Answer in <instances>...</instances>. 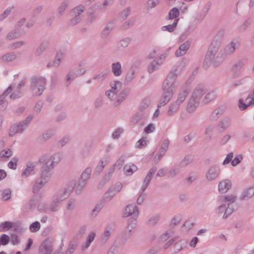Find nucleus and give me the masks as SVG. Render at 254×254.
<instances>
[{"label": "nucleus", "mask_w": 254, "mask_h": 254, "mask_svg": "<svg viewBox=\"0 0 254 254\" xmlns=\"http://www.w3.org/2000/svg\"><path fill=\"white\" fill-rule=\"evenodd\" d=\"M179 73L178 68H173L168 74L162 84L163 94L158 104V107L166 105L171 99L176 86V79Z\"/></svg>", "instance_id": "f257e3e1"}, {"label": "nucleus", "mask_w": 254, "mask_h": 254, "mask_svg": "<svg viewBox=\"0 0 254 254\" xmlns=\"http://www.w3.org/2000/svg\"><path fill=\"white\" fill-rule=\"evenodd\" d=\"M110 85L111 88L106 92L105 95L113 102L114 106L117 107L126 98L129 91L128 89H125L119 93L122 88V83L118 80L111 82Z\"/></svg>", "instance_id": "f03ea898"}, {"label": "nucleus", "mask_w": 254, "mask_h": 254, "mask_svg": "<svg viewBox=\"0 0 254 254\" xmlns=\"http://www.w3.org/2000/svg\"><path fill=\"white\" fill-rule=\"evenodd\" d=\"M30 88L33 96H40L45 89L46 79L42 76H32L30 78Z\"/></svg>", "instance_id": "7ed1b4c3"}, {"label": "nucleus", "mask_w": 254, "mask_h": 254, "mask_svg": "<svg viewBox=\"0 0 254 254\" xmlns=\"http://www.w3.org/2000/svg\"><path fill=\"white\" fill-rule=\"evenodd\" d=\"M76 185V181L72 180L66 187L57 191L52 197L53 202L60 203L67 198L73 191Z\"/></svg>", "instance_id": "20e7f679"}, {"label": "nucleus", "mask_w": 254, "mask_h": 254, "mask_svg": "<svg viewBox=\"0 0 254 254\" xmlns=\"http://www.w3.org/2000/svg\"><path fill=\"white\" fill-rule=\"evenodd\" d=\"M60 160V154H55L50 157L42 167L41 175L50 179L52 176L51 172Z\"/></svg>", "instance_id": "39448f33"}, {"label": "nucleus", "mask_w": 254, "mask_h": 254, "mask_svg": "<svg viewBox=\"0 0 254 254\" xmlns=\"http://www.w3.org/2000/svg\"><path fill=\"white\" fill-rule=\"evenodd\" d=\"M33 118V115H30L18 124L11 126L9 130V136H13L16 133H22L28 127Z\"/></svg>", "instance_id": "423d86ee"}, {"label": "nucleus", "mask_w": 254, "mask_h": 254, "mask_svg": "<svg viewBox=\"0 0 254 254\" xmlns=\"http://www.w3.org/2000/svg\"><path fill=\"white\" fill-rule=\"evenodd\" d=\"M84 9L83 5H79L71 9L70 14L72 18L69 21V24L70 26H74L80 22L82 19V13L84 11Z\"/></svg>", "instance_id": "0eeeda50"}, {"label": "nucleus", "mask_w": 254, "mask_h": 254, "mask_svg": "<svg viewBox=\"0 0 254 254\" xmlns=\"http://www.w3.org/2000/svg\"><path fill=\"white\" fill-rule=\"evenodd\" d=\"M91 174V168H86L81 175L78 185L75 187V191L77 194L81 193L82 189L86 185V182L90 178Z\"/></svg>", "instance_id": "6e6552de"}, {"label": "nucleus", "mask_w": 254, "mask_h": 254, "mask_svg": "<svg viewBox=\"0 0 254 254\" xmlns=\"http://www.w3.org/2000/svg\"><path fill=\"white\" fill-rule=\"evenodd\" d=\"M139 214V208L136 205L129 204L127 205L124 211V217H127L131 216L130 219H135L137 218Z\"/></svg>", "instance_id": "1a4fd4ad"}, {"label": "nucleus", "mask_w": 254, "mask_h": 254, "mask_svg": "<svg viewBox=\"0 0 254 254\" xmlns=\"http://www.w3.org/2000/svg\"><path fill=\"white\" fill-rule=\"evenodd\" d=\"M50 179L40 175V177L35 180L32 187V191L34 194H38L40 190L45 185Z\"/></svg>", "instance_id": "9d476101"}, {"label": "nucleus", "mask_w": 254, "mask_h": 254, "mask_svg": "<svg viewBox=\"0 0 254 254\" xmlns=\"http://www.w3.org/2000/svg\"><path fill=\"white\" fill-rule=\"evenodd\" d=\"M220 169L219 166L215 165L211 166L206 173V178L208 181L216 179L220 174Z\"/></svg>", "instance_id": "9b49d317"}, {"label": "nucleus", "mask_w": 254, "mask_h": 254, "mask_svg": "<svg viewBox=\"0 0 254 254\" xmlns=\"http://www.w3.org/2000/svg\"><path fill=\"white\" fill-rule=\"evenodd\" d=\"M53 246L49 239H46L39 247V254H51Z\"/></svg>", "instance_id": "f8f14e48"}, {"label": "nucleus", "mask_w": 254, "mask_h": 254, "mask_svg": "<svg viewBox=\"0 0 254 254\" xmlns=\"http://www.w3.org/2000/svg\"><path fill=\"white\" fill-rule=\"evenodd\" d=\"M207 91V90L204 85L198 84L194 89L191 97L199 101L200 99Z\"/></svg>", "instance_id": "ddd939ff"}, {"label": "nucleus", "mask_w": 254, "mask_h": 254, "mask_svg": "<svg viewBox=\"0 0 254 254\" xmlns=\"http://www.w3.org/2000/svg\"><path fill=\"white\" fill-rule=\"evenodd\" d=\"M157 168L156 167L154 166L152 167L149 171H148L147 174L145 176L143 183L142 184V186L141 188V190L142 191H144L146 188H147L148 185L149 184V183L150 181L151 180L153 176L157 171Z\"/></svg>", "instance_id": "4468645a"}, {"label": "nucleus", "mask_w": 254, "mask_h": 254, "mask_svg": "<svg viewBox=\"0 0 254 254\" xmlns=\"http://www.w3.org/2000/svg\"><path fill=\"white\" fill-rule=\"evenodd\" d=\"M13 89V86L10 85L0 95V109L5 110L7 106V102L5 99L6 96L10 94Z\"/></svg>", "instance_id": "2eb2a0df"}, {"label": "nucleus", "mask_w": 254, "mask_h": 254, "mask_svg": "<svg viewBox=\"0 0 254 254\" xmlns=\"http://www.w3.org/2000/svg\"><path fill=\"white\" fill-rule=\"evenodd\" d=\"M199 104V101L196 100L191 97L189 99L187 107L186 110L189 113H194Z\"/></svg>", "instance_id": "dca6fc26"}, {"label": "nucleus", "mask_w": 254, "mask_h": 254, "mask_svg": "<svg viewBox=\"0 0 254 254\" xmlns=\"http://www.w3.org/2000/svg\"><path fill=\"white\" fill-rule=\"evenodd\" d=\"M231 120L228 117L222 119L218 124L216 129L219 132H223L230 125Z\"/></svg>", "instance_id": "f3484780"}, {"label": "nucleus", "mask_w": 254, "mask_h": 254, "mask_svg": "<svg viewBox=\"0 0 254 254\" xmlns=\"http://www.w3.org/2000/svg\"><path fill=\"white\" fill-rule=\"evenodd\" d=\"M190 45V42L187 41L181 45L179 48L175 52V56L180 57L184 56L187 53Z\"/></svg>", "instance_id": "a211bd4d"}, {"label": "nucleus", "mask_w": 254, "mask_h": 254, "mask_svg": "<svg viewBox=\"0 0 254 254\" xmlns=\"http://www.w3.org/2000/svg\"><path fill=\"white\" fill-rule=\"evenodd\" d=\"M35 164L32 162H28L26 164V167L21 174L23 178H27L28 176L35 174L34 169Z\"/></svg>", "instance_id": "6ab92c4d"}, {"label": "nucleus", "mask_w": 254, "mask_h": 254, "mask_svg": "<svg viewBox=\"0 0 254 254\" xmlns=\"http://www.w3.org/2000/svg\"><path fill=\"white\" fill-rule=\"evenodd\" d=\"M231 187V182L229 180H223L219 182L218 190L221 193H225Z\"/></svg>", "instance_id": "aec40b11"}, {"label": "nucleus", "mask_w": 254, "mask_h": 254, "mask_svg": "<svg viewBox=\"0 0 254 254\" xmlns=\"http://www.w3.org/2000/svg\"><path fill=\"white\" fill-rule=\"evenodd\" d=\"M55 131L54 129H49L44 132L39 137V140L41 142H45L51 138L55 134Z\"/></svg>", "instance_id": "412c9836"}, {"label": "nucleus", "mask_w": 254, "mask_h": 254, "mask_svg": "<svg viewBox=\"0 0 254 254\" xmlns=\"http://www.w3.org/2000/svg\"><path fill=\"white\" fill-rule=\"evenodd\" d=\"M148 116L144 112L138 111L131 118L130 123L133 125L136 124L140 120L145 119Z\"/></svg>", "instance_id": "4be33fe9"}, {"label": "nucleus", "mask_w": 254, "mask_h": 254, "mask_svg": "<svg viewBox=\"0 0 254 254\" xmlns=\"http://www.w3.org/2000/svg\"><path fill=\"white\" fill-rule=\"evenodd\" d=\"M150 103V100L148 98H144L140 103L138 108V111L141 112H144L145 114L148 115V112L147 109Z\"/></svg>", "instance_id": "5701e85b"}, {"label": "nucleus", "mask_w": 254, "mask_h": 254, "mask_svg": "<svg viewBox=\"0 0 254 254\" xmlns=\"http://www.w3.org/2000/svg\"><path fill=\"white\" fill-rule=\"evenodd\" d=\"M238 42L237 40H234L230 42L225 47V52L227 55H231L235 51Z\"/></svg>", "instance_id": "b1692460"}, {"label": "nucleus", "mask_w": 254, "mask_h": 254, "mask_svg": "<svg viewBox=\"0 0 254 254\" xmlns=\"http://www.w3.org/2000/svg\"><path fill=\"white\" fill-rule=\"evenodd\" d=\"M180 105L179 104L174 102L172 103L169 106L167 111V115L169 117H172L175 115L180 109Z\"/></svg>", "instance_id": "393cba45"}, {"label": "nucleus", "mask_w": 254, "mask_h": 254, "mask_svg": "<svg viewBox=\"0 0 254 254\" xmlns=\"http://www.w3.org/2000/svg\"><path fill=\"white\" fill-rule=\"evenodd\" d=\"M161 66V63H160L159 62H157L156 60L154 59L148 64L147 67V71L149 73H152L155 71L158 70Z\"/></svg>", "instance_id": "a878e982"}, {"label": "nucleus", "mask_w": 254, "mask_h": 254, "mask_svg": "<svg viewBox=\"0 0 254 254\" xmlns=\"http://www.w3.org/2000/svg\"><path fill=\"white\" fill-rule=\"evenodd\" d=\"M111 67L112 71L115 76H119L122 73L121 64L119 62L113 63Z\"/></svg>", "instance_id": "bb28decb"}, {"label": "nucleus", "mask_w": 254, "mask_h": 254, "mask_svg": "<svg viewBox=\"0 0 254 254\" xmlns=\"http://www.w3.org/2000/svg\"><path fill=\"white\" fill-rule=\"evenodd\" d=\"M48 46L49 42L47 41H44L42 42L36 50L35 53V55L37 56L41 55L46 50Z\"/></svg>", "instance_id": "cd10ccee"}, {"label": "nucleus", "mask_w": 254, "mask_h": 254, "mask_svg": "<svg viewBox=\"0 0 254 254\" xmlns=\"http://www.w3.org/2000/svg\"><path fill=\"white\" fill-rule=\"evenodd\" d=\"M237 196L234 195H221L218 197V200L220 202L224 203L228 202L230 205L235 201Z\"/></svg>", "instance_id": "c85d7f7f"}, {"label": "nucleus", "mask_w": 254, "mask_h": 254, "mask_svg": "<svg viewBox=\"0 0 254 254\" xmlns=\"http://www.w3.org/2000/svg\"><path fill=\"white\" fill-rule=\"evenodd\" d=\"M224 110L223 107H219L215 109L210 116V119L212 121H215L218 119L224 113Z\"/></svg>", "instance_id": "c756f323"}, {"label": "nucleus", "mask_w": 254, "mask_h": 254, "mask_svg": "<svg viewBox=\"0 0 254 254\" xmlns=\"http://www.w3.org/2000/svg\"><path fill=\"white\" fill-rule=\"evenodd\" d=\"M116 194L114 191L109 188L104 194L102 197V201L106 202L109 201L112 199V198L115 196Z\"/></svg>", "instance_id": "7c9ffc66"}, {"label": "nucleus", "mask_w": 254, "mask_h": 254, "mask_svg": "<svg viewBox=\"0 0 254 254\" xmlns=\"http://www.w3.org/2000/svg\"><path fill=\"white\" fill-rule=\"evenodd\" d=\"M76 77V75L74 73V70L73 69H70L68 72L65 76V85L66 87H68L71 81Z\"/></svg>", "instance_id": "2f4dec72"}, {"label": "nucleus", "mask_w": 254, "mask_h": 254, "mask_svg": "<svg viewBox=\"0 0 254 254\" xmlns=\"http://www.w3.org/2000/svg\"><path fill=\"white\" fill-rule=\"evenodd\" d=\"M189 93V92L188 89H184L182 91L179 93L177 99L175 102L179 104V105H180L186 100Z\"/></svg>", "instance_id": "473e14b6"}, {"label": "nucleus", "mask_w": 254, "mask_h": 254, "mask_svg": "<svg viewBox=\"0 0 254 254\" xmlns=\"http://www.w3.org/2000/svg\"><path fill=\"white\" fill-rule=\"evenodd\" d=\"M20 33L17 29H13L9 31L5 36V39L7 41H11L19 38Z\"/></svg>", "instance_id": "72a5a7b5"}, {"label": "nucleus", "mask_w": 254, "mask_h": 254, "mask_svg": "<svg viewBox=\"0 0 254 254\" xmlns=\"http://www.w3.org/2000/svg\"><path fill=\"white\" fill-rule=\"evenodd\" d=\"M254 195V188H250L246 190L241 196V200H248L252 198Z\"/></svg>", "instance_id": "f704fd0d"}, {"label": "nucleus", "mask_w": 254, "mask_h": 254, "mask_svg": "<svg viewBox=\"0 0 254 254\" xmlns=\"http://www.w3.org/2000/svg\"><path fill=\"white\" fill-rule=\"evenodd\" d=\"M135 72L136 71L133 67L130 68L126 75L124 81L125 84H127L134 79Z\"/></svg>", "instance_id": "c9c22d12"}, {"label": "nucleus", "mask_w": 254, "mask_h": 254, "mask_svg": "<svg viewBox=\"0 0 254 254\" xmlns=\"http://www.w3.org/2000/svg\"><path fill=\"white\" fill-rule=\"evenodd\" d=\"M109 71H103L100 73L95 74L93 77V79L99 82L103 81L107 76Z\"/></svg>", "instance_id": "e433bc0d"}, {"label": "nucleus", "mask_w": 254, "mask_h": 254, "mask_svg": "<svg viewBox=\"0 0 254 254\" xmlns=\"http://www.w3.org/2000/svg\"><path fill=\"white\" fill-rule=\"evenodd\" d=\"M124 171L127 175H131L133 172L137 171V168L133 164L131 165H126L124 167Z\"/></svg>", "instance_id": "4c0bfd02"}, {"label": "nucleus", "mask_w": 254, "mask_h": 254, "mask_svg": "<svg viewBox=\"0 0 254 254\" xmlns=\"http://www.w3.org/2000/svg\"><path fill=\"white\" fill-rule=\"evenodd\" d=\"M114 26L113 25V22H110L105 27L102 32V38H106L111 31L113 29Z\"/></svg>", "instance_id": "58836bf2"}, {"label": "nucleus", "mask_w": 254, "mask_h": 254, "mask_svg": "<svg viewBox=\"0 0 254 254\" xmlns=\"http://www.w3.org/2000/svg\"><path fill=\"white\" fill-rule=\"evenodd\" d=\"M14 9V6L12 5L7 7L4 11L0 14V22L3 21L10 14L12 11Z\"/></svg>", "instance_id": "ea45409f"}, {"label": "nucleus", "mask_w": 254, "mask_h": 254, "mask_svg": "<svg viewBox=\"0 0 254 254\" xmlns=\"http://www.w3.org/2000/svg\"><path fill=\"white\" fill-rule=\"evenodd\" d=\"M179 19H175L172 24H169L168 25L162 26L161 29L162 31H168L169 32H173L176 28Z\"/></svg>", "instance_id": "a19ab883"}, {"label": "nucleus", "mask_w": 254, "mask_h": 254, "mask_svg": "<svg viewBox=\"0 0 254 254\" xmlns=\"http://www.w3.org/2000/svg\"><path fill=\"white\" fill-rule=\"evenodd\" d=\"M214 55L209 53V52L207 51L203 64L204 66L206 68L208 67L211 64L212 61L214 60Z\"/></svg>", "instance_id": "79ce46f5"}, {"label": "nucleus", "mask_w": 254, "mask_h": 254, "mask_svg": "<svg viewBox=\"0 0 254 254\" xmlns=\"http://www.w3.org/2000/svg\"><path fill=\"white\" fill-rule=\"evenodd\" d=\"M16 57L17 56L15 54L13 53H10L1 56L0 60L3 62H9L15 60Z\"/></svg>", "instance_id": "37998d69"}, {"label": "nucleus", "mask_w": 254, "mask_h": 254, "mask_svg": "<svg viewBox=\"0 0 254 254\" xmlns=\"http://www.w3.org/2000/svg\"><path fill=\"white\" fill-rule=\"evenodd\" d=\"M95 235V232H91L89 234L85 244L82 246L83 250L87 249L89 247L91 242L94 240Z\"/></svg>", "instance_id": "c03bdc74"}, {"label": "nucleus", "mask_w": 254, "mask_h": 254, "mask_svg": "<svg viewBox=\"0 0 254 254\" xmlns=\"http://www.w3.org/2000/svg\"><path fill=\"white\" fill-rule=\"evenodd\" d=\"M193 160V157L191 155H187L180 162V166L181 167H186L190 164Z\"/></svg>", "instance_id": "a18cd8bd"}, {"label": "nucleus", "mask_w": 254, "mask_h": 254, "mask_svg": "<svg viewBox=\"0 0 254 254\" xmlns=\"http://www.w3.org/2000/svg\"><path fill=\"white\" fill-rule=\"evenodd\" d=\"M104 202L102 201V200L96 204L95 208L93 209L91 213V216L94 218L96 216L97 213L101 210L104 206Z\"/></svg>", "instance_id": "49530a36"}, {"label": "nucleus", "mask_w": 254, "mask_h": 254, "mask_svg": "<svg viewBox=\"0 0 254 254\" xmlns=\"http://www.w3.org/2000/svg\"><path fill=\"white\" fill-rule=\"evenodd\" d=\"M219 46L220 43L212 42L208 50L209 53H211V54L215 56L218 51Z\"/></svg>", "instance_id": "de8ad7c7"}, {"label": "nucleus", "mask_w": 254, "mask_h": 254, "mask_svg": "<svg viewBox=\"0 0 254 254\" xmlns=\"http://www.w3.org/2000/svg\"><path fill=\"white\" fill-rule=\"evenodd\" d=\"M70 3L69 0H64L58 8V13L62 15Z\"/></svg>", "instance_id": "09e8293b"}, {"label": "nucleus", "mask_w": 254, "mask_h": 254, "mask_svg": "<svg viewBox=\"0 0 254 254\" xmlns=\"http://www.w3.org/2000/svg\"><path fill=\"white\" fill-rule=\"evenodd\" d=\"M216 97V93L214 91L208 92L204 97L203 102L207 104L209 102L212 101Z\"/></svg>", "instance_id": "8fccbe9b"}, {"label": "nucleus", "mask_w": 254, "mask_h": 254, "mask_svg": "<svg viewBox=\"0 0 254 254\" xmlns=\"http://www.w3.org/2000/svg\"><path fill=\"white\" fill-rule=\"evenodd\" d=\"M107 160H101L98 164L97 167H96L95 173L96 175H99L103 170L105 166L107 165Z\"/></svg>", "instance_id": "3c124183"}, {"label": "nucleus", "mask_w": 254, "mask_h": 254, "mask_svg": "<svg viewBox=\"0 0 254 254\" xmlns=\"http://www.w3.org/2000/svg\"><path fill=\"white\" fill-rule=\"evenodd\" d=\"M159 219L160 217L159 215H154L148 219V220L146 222V224L149 226H153L158 223Z\"/></svg>", "instance_id": "603ef678"}, {"label": "nucleus", "mask_w": 254, "mask_h": 254, "mask_svg": "<svg viewBox=\"0 0 254 254\" xmlns=\"http://www.w3.org/2000/svg\"><path fill=\"white\" fill-rule=\"evenodd\" d=\"M245 61H240L233 65L232 67L233 72H236L239 71L245 65Z\"/></svg>", "instance_id": "864d4df0"}, {"label": "nucleus", "mask_w": 254, "mask_h": 254, "mask_svg": "<svg viewBox=\"0 0 254 254\" xmlns=\"http://www.w3.org/2000/svg\"><path fill=\"white\" fill-rule=\"evenodd\" d=\"M179 10L177 8L174 7L171 9L169 13V18L170 19H177L179 16Z\"/></svg>", "instance_id": "5fc2aeb1"}, {"label": "nucleus", "mask_w": 254, "mask_h": 254, "mask_svg": "<svg viewBox=\"0 0 254 254\" xmlns=\"http://www.w3.org/2000/svg\"><path fill=\"white\" fill-rule=\"evenodd\" d=\"M22 93L21 89H17L10 95V98L12 100L20 98L22 97Z\"/></svg>", "instance_id": "6e6d98bb"}, {"label": "nucleus", "mask_w": 254, "mask_h": 254, "mask_svg": "<svg viewBox=\"0 0 254 254\" xmlns=\"http://www.w3.org/2000/svg\"><path fill=\"white\" fill-rule=\"evenodd\" d=\"M35 204V200L34 199H31L23 205V209L25 211L28 212Z\"/></svg>", "instance_id": "4d7b16f0"}, {"label": "nucleus", "mask_w": 254, "mask_h": 254, "mask_svg": "<svg viewBox=\"0 0 254 254\" xmlns=\"http://www.w3.org/2000/svg\"><path fill=\"white\" fill-rule=\"evenodd\" d=\"M234 212V208L231 206L230 203L227 204V207L225 209V211L224 213L223 218L224 219H226L229 216H230Z\"/></svg>", "instance_id": "13d9d810"}, {"label": "nucleus", "mask_w": 254, "mask_h": 254, "mask_svg": "<svg viewBox=\"0 0 254 254\" xmlns=\"http://www.w3.org/2000/svg\"><path fill=\"white\" fill-rule=\"evenodd\" d=\"M77 247L75 242H70L65 254H72Z\"/></svg>", "instance_id": "bf43d9fd"}, {"label": "nucleus", "mask_w": 254, "mask_h": 254, "mask_svg": "<svg viewBox=\"0 0 254 254\" xmlns=\"http://www.w3.org/2000/svg\"><path fill=\"white\" fill-rule=\"evenodd\" d=\"M0 226L1 229L0 231H3V229L9 230L13 226V223L9 221H5L0 223Z\"/></svg>", "instance_id": "052dcab7"}, {"label": "nucleus", "mask_w": 254, "mask_h": 254, "mask_svg": "<svg viewBox=\"0 0 254 254\" xmlns=\"http://www.w3.org/2000/svg\"><path fill=\"white\" fill-rule=\"evenodd\" d=\"M186 243V241L184 240H180L177 242L174 245V249L176 253L180 252L183 249V245Z\"/></svg>", "instance_id": "680f3d73"}, {"label": "nucleus", "mask_w": 254, "mask_h": 254, "mask_svg": "<svg viewBox=\"0 0 254 254\" xmlns=\"http://www.w3.org/2000/svg\"><path fill=\"white\" fill-rule=\"evenodd\" d=\"M10 241L9 237L5 234H2L0 237V245L5 246L8 244Z\"/></svg>", "instance_id": "e2e57ef3"}, {"label": "nucleus", "mask_w": 254, "mask_h": 254, "mask_svg": "<svg viewBox=\"0 0 254 254\" xmlns=\"http://www.w3.org/2000/svg\"><path fill=\"white\" fill-rule=\"evenodd\" d=\"M136 224V220L135 219H128L127 221V226L125 229L127 230L128 231L131 232L133 229L135 227Z\"/></svg>", "instance_id": "0e129e2a"}, {"label": "nucleus", "mask_w": 254, "mask_h": 254, "mask_svg": "<svg viewBox=\"0 0 254 254\" xmlns=\"http://www.w3.org/2000/svg\"><path fill=\"white\" fill-rule=\"evenodd\" d=\"M252 19L250 18H247L243 23L240 26L239 29L241 32H244L246 29L250 25Z\"/></svg>", "instance_id": "69168bd1"}, {"label": "nucleus", "mask_w": 254, "mask_h": 254, "mask_svg": "<svg viewBox=\"0 0 254 254\" xmlns=\"http://www.w3.org/2000/svg\"><path fill=\"white\" fill-rule=\"evenodd\" d=\"M147 145V141L145 138L142 137L138 140L135 144V147L137 148H142L146 147Z\"/></svg>", "instance_id": "338daca9"}, {"label": "nucleus", "mask_w": 254, "mask_h": 254, "mask_svg": "<svg viewBox=\"0 0 254 254\" xmlns=\"http://www.w3.org/2000/svg\"><path fill=\"white\" fill-rule=\"evenodd\" d=\"M180 173V169L179 168L174 167L168 173V177L169 178H174Z\"/></svg>", "instance_id": "774afa93"}]
</instances>
